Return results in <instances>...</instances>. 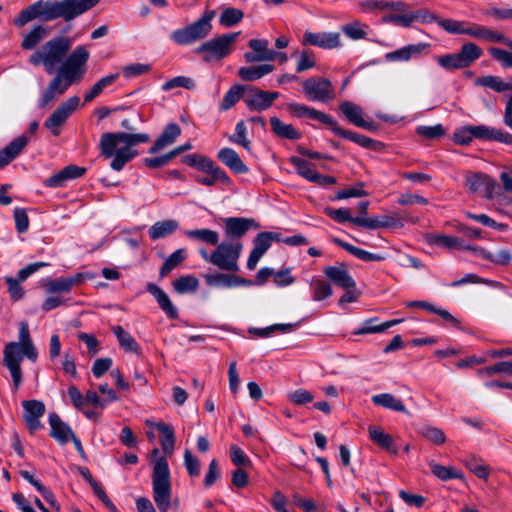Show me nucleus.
<instances>
[{
    "instance_id": "obj_1",
    "label": "nucleus",
    "mask_w": 512,
    "mask_h": 512,
    "mask_svg": "<svg viewBox=\"0 0 512 512\" xmlns=\"http://www.w3.org/2000/svg\"><path fill=\"white\" fill-rule=\"evenodd\" d=\"M100 0H38L20 11L13 23L17 27H23L32 20L53 21L62 18L66 21L73 20L84 12L90 10Z\"/></svg>"
},
{
    "instance_id": "obj_2",
    "label": "nucleus",
    "mask_w": 512,
    "mask_h": 512,
    "mask_svg": "<svg viewBox=\"0 0 512 512\" xmlns=\"http://www.w3.org/2000/svg\"><path fill=\"white\" fill-rule=\"evenodd\" d=\"M148 141L149 135L145 133L108 132L101 135L99 147L103 156L113 157L111 168L120 171L137 156L136 146Z\"/></svg>"
},
{
    "instance_id": "obj_3",
    "label": "nucleus",
    "mask_w": 512,
    "mask_h": 512,
    "mask_svg": "<svg viewBox=\"0 0 512 512\" xmlns=\"http://www.w3.org/2000/svg\"><path fill=\"white\" fill-rule=\"evenodd\" d=\"M3 364L9 370L13 386L15 390H18L22 383V370L20 364L24 357H27L31 361H36L38 352L33 345L29 327L26 322H21L19 328V341L9 342L4 349Z\"/></svg>"
},
{
    "instance_id": "obj_4",
    "label": "nucleus",
    "mask_w": 512,
    "mask_h": 512,
    "mask_svg": "<svg viewBox=\"0 0 512 512\" xmlns=\"http://www.w3.org/2000/svg\"><path fill=\"white\" fill-rule=\"evenodd\" d=\"M288 109L293 115L299 118H309L323 123L337 136L348 139L363 148L377 150L381 145L380 142L375 141L370 137L341 128L331 115L325 114L309 106L298 103H289Z\"/></svg>"
},
{
    "instance_id": "obj_5",
    "label": "nucleus",
    "mask_w": 512,
    "mask_h": 512,
    "mask_svg": "<svg viewBox=\"0 0 512 512\" xmlns=\"http://www.w3.org/2000/svg\"><path fill=\"white\" fill-rule=\"evenodd\" d=\"M72 43L73 41L69 37H54L30 55L29 63L33 66L41 65L48 74H52L68 55Z\"/></svg>"
},
{
    "instance_id": "obj_6",
    "label": "nucleus",
    "mask_w": 512,
    "mask_h": 512,
    "mask_svg": "<svg viewBox=\"0 0 512 512\" xmlns=\"http://www.w3.org/2000/svg\"><path fill=\"white\" fill-rule=\"evenodd\" d=\"M89 58L90 52L87 46H77L66 56L65 60L62 61L55 76L68 88L80 83L87 73Z\"/></svg>"
},
{
    "instance_id": "obj_7",
    "label": "nucleus",
    "mask_w": 512,
    "mask_h": 512,
    "mask_svg": "<svg viewBox=\"0 0 512 512\" xmlns=\"http://www.w3.org/2000/svg\"><path fill=\"white\" fill-rule=\"evenodd\" d=\"M214 10L206 11L198 20L183 28L175 30L171 34L174 42L180 45H189L207 37L212 31V20L215 17Z\"/></svg>"
},
{
    "instance_id": "obj_8",
    "label": "nucleus",
    "mask_w": 512,
    "mask_h": 512,
    "mask_svg": "<svg viewBox=\"0 0 512 512\" xmlns=\"http://www.w3.org/2000/svg\"><path fill=\"white\" fill-rule=\"evenodd\" d=\"M239 35L240 32L225 33L209 39L196 49V53L202 55L207 63L222 60L232 53Z\"/></svg>"
},
{
    "instance_id": "obj_9",
    "label": "nucleus",
    "mask_w": 512,
    "mask_h": 512,
    "mask_svg": "<svg viewBox=\"0 0 512 512\" xmlns=\"http://www.w3.org/2000/svg\"><path fill=\"white\" fill-rule=\"evenodd\" d=\"M482 55V49L473 42L465 43L457 53L437 56L436 62L445 70H455L469 67Z\"/></svg>"
},
{
    "instance_id": "obj_10",
    "label": "nucleus",
    "mask_w": 512,
    "mask_h": 512,
    "mask_svg": "<svg viewBox=\"0 0 512 512\" xmlns=\"http://www.w3.org/2000/svg\"><path fill=\"white\" fill-rule=\"evenodd\" d=\"M243 245L240 241H223L216 245L214 250V265L220 270L237 272L239 270L238 260Z\"/></svg>"
},
{
    "instance_id": "obj_11",
    "label": "nucleus",
    "mask_w": 512,
    "mask_h": 512,
    "mask_svg": "<svg viewBox=\"0 0 512 512\" xmlns=\"http://www.w3.org/2000/svg\"><path fill=\"white\" fill-rule=\"evenodd\" d=\"M80 98L72 96L62 102L53 113L45 120L44 126L49 129L54 136L60 134V128L67 119L79 108Z\"/></svg>"
},
{
    "instance_id": "obj_12",
    "label": "nucleus",
    "mask_w": 512,
    "mask_h": 512,
    "mask_svg": "<svg viewBox=\"0 0 512 512\" xmlns=\"http://www.w3.org/2000/svg\"><path fill=\"white\" fill-rule=\"evenodd\" d=\"M304 94L312 101L328 103L335 97L331 81L323 77H310L302 83Z\"/></svg>"
},
{
    "instance_id": "obj_13",
    "label": "nucleus",
    "mask_w": 512,
    "mask_h": 512,
    "mask_svg": "<svg viewBox=\"0 0 512 512\" xmlns=\"http://www.w3.org/2000/svg\"><path fill=\"white\" fill-rule=\"evenodd\" d=\"M227 241H239L249 230H257L260 224L252 218L228 217L223 219Z\"/></svg>"
},
{
    "instance_id": "obj_14",
    "label": "nucleus",
    "mask_w": 512,
    "mask_h": 512,
    "mask_svg": "<svg viewBox=\"0 0 512 512\" xmlns=\"http://www.w3.org/2000/svg\"><path fill=\"white\" fill-rule=\"evenodd\" d=\"M91 278L92 275L89 273H76L65 278H47L43 281L42 286L47 293H68L74 286L82 283L85 279Z\"/></svg>"
},
{
    "instance_id": "obj_15",
    "label": "nucleus",
    "mask_w": 512,
    "mask_h": 512,
    "mask_svg": "<svg viewBox=\"0 0 512 512\" xmlns=\"http://www.w3.org/2000/svg\"><path fill=\"white\" fill-rule=\"evenodd\" d=\"M278 97V92H268L250 87L248 93L244 96V102L251 111H263L270 108Z\"/></svg>"
},
{
    "instance_id": "obj_16",
    "label": "nucleus",
    "mask_w": 512,
    "mask_h": 512,
    "mask_svg": "<svg viewBox=\"0 0 512 512\" xmlns=\"http://www.w3.org/2000/svg\"><path fill=\"white\" fill-rule=\"evenodd\" d=\"M303 45H313L322 49H335L341 47V36L338 32H305Z\"/></svg>"
},
{
    "instance_id": "obj_17",
    "label": "nucleus",
    "mask_w": 512,
    "mask_h": 512,
    "mask_svg": "<svg viewBox=\"0 0 512 512\" xmlns=\"http://www.w3.org/2000/svg\"><path fill=\"white\" fill-rule=\"evenodd\" d=\"M248 46L252 49L251 52L244 54L248 63L274 61L277 58L276 52L269 49V42L266 39H251Z\"/></svg>"
},
{
    "instance_id": "obj_18",
    "label": "nucleus",
    "mask_w": 512,
    "mask_h": 512,
    "mask_svg": "<svg viewBox=\"0 0 512 512\" xmlns=\"http://www.w3.org/2000/svg\"><path fill=\"white\" fill-rule=\"evenodd\" d=\"M339 111L351 124L369 131L375 130L373 122L366 121L363 118L364 111L359 105L351 101H343L339 105Z\"/></svg>"
},
{
    "instance_id": "obj_19",
    "label": "nucleus",
    "mask_w": 512,
    "mask_h": 512,
    "mask_svg": "<svg viewBox=\"0 0 512 512\" xmlns=\"http://www.w3.org/2000/svg\"><path fill=\"white\" fill-rule=\"evenodd\" d=\"M474 139L484 141H496L507 145H512V134L503 129L490 127L487 125H473Z\"/></svg>"
},
{
    "instance_id": "obj_20",
    "label": "nucleus",
    "mask_w": 512,
    "mask_h": 512,
    "mask_svg": "<svg viewBox=\"0 0 512 512\" xmlns=\"http://www.w3.org/2000/svg\"><path fill=\"white\" fill-rule=\"evenodd\" d=\"M24 419L31 432L41 427L40 418L45 413V405L38 400H26L22 402Z\"/></svg>"
},
{
    "instance_id": "obj_21",
    "label": "nucleus",
    "mask_w": 512,
    "mask_h": 512,
    "mask_svg": "<svg viewBox=\"0 0 512 512\" xmlns=\"http://www.w3.org/2000/svg\"><path fill=\"white\" fill-rule=\"evenodd\" d=\"M325 276L335 285L343 289H355L356 283L343 263L327 266L323 270Z\"/></svg>"
},
{
    "instance_id": "obj_22",
    "label": "nucleus",
    "mask_w": 512,
    "mask_h": 512,
    "mask_svg": "<svg viewBox=\"0 0 512 512\" xmlns=\"http://www.w3.org/2000/svg\"><path fill=\"white\" fill-rule=\"evenodd\" d=\"M182 162L207 174H215L217 178H224L221 168L210 158L200 154H189L182 158Z\"/></svg>"
},
{
    "instance_id": "obj_23",
    "label": "nucleus",
    "mask_w": 512,
    "mask_h": 512,
    "mask_svg": "<svg viewBox=\"0 0 512 512\" xmlns=\"http://www.w3.org/2000/svg\"><path fill=\"white\" fill-rule=\"evenodd\" d=\"M29 143V137L25 134L15 138L0 150V169L9 165L16 159Z\"/></svg>"
},
{
    "instance_id": "obj_24",
    "label": "nucleus",
    "mask_w": 512,
    "mask_h": 512,
    "mask_svg": "<svg viewBox=\"0 0 512 512\" xmlns=\"http://www.w3.org/2000/svg\"><path fill=\"white\" fill-rule=\"evenodd\" d=\"M429 47L427 43L411 44L399 48L395 51L385 54V60L388 62H405L411 58L420 55L425 49Z\"/></svg>"
},
{
    "instance_id": "obj_25",
    "label": "nucleus",
    "mask_w": 512,
    "mask_h": 512,
    "mask_svg": "<svg viewBox=\"0 0 512 512\" xmlns=\"http://www.w3.org/2000/svg\"><path fill=\"white\" fill-rule=\"evenodd\" d=\"M86 173V168L77 165H68L60 170L57 174L46 180L49 187H62L68 180L82 177Z\"/></svg>"
},
{
    "instance_id": "obj_26",
    "label": "nucleus",
    "mask_w": 512,
    "mask_h": 512,
    "mask_svg": "<svg viewBox=\"0 0 512 512\" xmlns=\"http://www.w3.org/2000/svg\"><path fill=\"white\" fill-rule=\"evenodd\" d=\"M217 158L236 174H245L249 171L238 153L232 148H222L217 153Z\"/></svg>"
},
{
    "instance_id": "obj_27",
    "label": "nucleus",
    "mask_w": 512,
    "mask_h": 512,
    "mask_svg": "<svg viewBox=\"0 0 512 512\" xmlns=\"http://www.w3.org/2000/svg\"><path fill=\"white\" fill-rule=\"evenodd\" d=\"M68 89L69 88L59 78L54 76L48 83L46 89L42 92L38 106L40 108L49 106L54 100L63 95Z\"/></svg>"
},
{
    "instance_id": "obj_28",
    "label": "nucleus",
    "mask_w": 512,
    "mask_h": 512,
    "mask_svg": "<svg viewBox=\"0 0 512 512\" xmlns=\"http://www.w3.org/2000/svg\"><path fill=\"white\" fill-rule=\"evenodd\" d=\"M49 424L51 427L50 435L62 445L75 436L71 428L56 413H50Z\"/></svg>"
},
{
    "instance_id": "obj_29",
    "label": "nucleus",
    "mask_w": 512,
    "mask_h": 512,
    "mask_svg": "<svg viewBox=\"0 0 512 512\" xmlns=\"http://www.w3.org/2000/svg\"><path fill=\"white\" fill-rule=\"evenodd\" d=\"M465 34L476 39L485 40L488 42L498 43L504 40V34L498 31L488 29L476 23H468Z\"/></svg>"
},
{
    "instance_id": "obj_30",
    "label": "nucleus",
    "mask_w": 512,
    "mask_h": 512,
    "mask_svg": "<svg viewBox=\"0 0 512 512\" xmlns=\"http://www.w3.org/2000/svg\"><path fill=\"white\" fill-rule=\"evenodd\" d=\"M428 242L431 245L443 247L449 250H459L462 251L463 249L470 248V245L466 244L463 239L451 236V235H445V234H434L431 235L428 239Z\"/></svg>"
},
{
    "instance_id": "obj_31",
    "label": "nucleus",
    "mask_w": 512,
    "mask_h": 512,
    "mask_svg": "<svg viewBox=\"0 0 512 512\" xmlns=\"http://www.w3.org/2000/svg\"><path fill=\"white\" fill-rule=\"evenodd\" d=\"M178 508V499L171 501V484L168 463L162 459V512Z\"/></svg>"
},
{
    "instance_id": "obj_32",
    "label": "nucleus",
    "mask_w": 512,
    "mask_h": 512,
    "mask_svg": "<svg viewBox=\"0 0 512 512\" xmlns=\"http://www.w3.org/2000/svg\"><path fill=\"white\" fill-rule=\"evenodd\" d=\"M369 437L370 439L379 447L383 448L387 452L391 454H397L398 448L396 444L393 441V438L385 433L383 429L376 427V426H370L368 428Z\"/></svg>"
},
{
    "instance_id": "obj_33",
    "label": "nucleus",
    "mask_w": 512,
    "mask_h": 512,
    "mask_svg": "<svg viewBox=\"0 0 512 512\" xmlns=\"http://www.w3.org/2000/svg\"><path fill=\"white\" fill-rule=\"evenodd\" d=\"M49 34L50 29L48 27L42 24L35 25L30 32L24 35L21 48L24 50H33Z\"/></svg>"
},
{
    "instance_id": "obj_34",
    "label": "nucleus",
    "mask_w": 512,
    "mask_h": 512,
    "mask_svg": "<svg viewBox=\"0 0 512 512\" xmlns=\"http://www.w3.org/2000/svg\"><path fill=\"white\" fill-rule=\"evenodd\" d=\"M371 401L376 406H381L396 412L408 413L402 400L396 398L394 395L390 393H381L374 395L372 396Z\"/></svg>"
},
{
    "instance_id": "obj_35",
    "label": "nucleus",
    "mask_w": 512,
    "mask_h": 512,
    "mask_svg": "<svg viewBox=\"0 0 512 512\" xmlns=\"http://www.w3.org/2000/svg\"><path fill=\"white\" fill-rule=\"evenodd\" d=\"M270 124L273 133L278 137L289 140L301 138V133L292 124L284 123L277 117H271Z\"/></svg>"
},
{
    "instance_id": "obj_36",
    "label": "nucleus",
    "mask_w": 512,
    "mask_h": 512,
    "mask_svg": "<svg viewBox=\"0 0 512 512\" xmlns=\"http://www.w3.org/2000/svg\"><path fill=\"white\" fill-rule=\"evenodd\" d=\"M185 235L192 241L211 246H216L219 243V233L207 228L186 230Z\"/></svg>"
},
{
    "instance_id": "obj_37",
    "label": "nucleus",
    "mask_w": 512,
    "mask_h": 512,
    "mask_svg": "<svg viewBox=\"0 0 512 512\" xmlns=\"http://www.w3.org/2000/svg\"><path fill=\"white\" fill-rule=\"evenodd\" d=\"M119 78V73H113L100 78L89 91L84 94L85 103L92 102L98 97L107 87L113 85Z\"/></svg>"
},
{
    "instance_id": "obj_38",
    "label": "nucleus",
    "mask_w": 512,
    "mask_h": 512,
    "mask_svg": "<svg viewBox=\"0 0 512 512\" xmlns=\"http://www.w3.org/2000/svg\"><path fill=\"white\" fill-rule=\"evenodd\" d=\"M274 70L272 64H262L258 66L241 67L238 71L239 77L244 81H255Z\"/></svg>"
},
{
    "instance_id": "obj_39",
    "label": "nucleus",
    "mask_w": 512,
    "mask_h": 512,
    "mask_svg": "<svg viewBox=\"0 0 512 512\" xmlns=\"http://www.w3.org/2000/svg\"><path fill=\"white\" fill-rule=\"evenodd\" d=\"M334 243H336L338 246H340L343 249H345L347 252H349L350 254L355 256L356 258H358L360 260H363V261H367V262H369V261H382V260L385 259L384 256H382V255L368 252V251H366L364 249H361V248L353 246V245H351L349 243H346V242L342 241L339 238H335L334 239Z\"/></svg>"
},
{
    "instance_id": "obj_40",
    "label": "nucleus",
    "mask_w": 512,
    "mask_h": 512,
    "mask_svg": "<svg viewBox=\"0 0 512 512\" xmlns=\"http://www.w3.org/2000/svg\"><path fill=\"white\" fill-rule=\"evenodd\" d=\"M289 161L300 176L310 182L313 180L317 173L313 163L297 156L290 157Z\"/></svg>"
},
{
    "instance_id": "obj_41",
    "label": "nucleus",
    "mask_w": 512,
    "mask_h": 512,
    "mask_svg": "<svg viewBox=\"0 0 512 512\" xmlns=\"http://www.w3.org/2000/svg\"><path fill=\"white\" fill-rule=\"evenodd\" d=\"M475 84L477 86L490 88L499 93L511 90V86H508V82H505L500 77L493 75L479 77L475 80Z\"/></svg>"
},
{
    "instance_id": "obj_42",
    "label": "nucleus",
    "mask_w": 512,
    "mask_h": 512,
    "mask_svg": "<svg viewBox=\"0 0 512 512\" xmlns=\"http://www.w3.org/2000/svg\"><path fill=\"white\" fill-rule=\"evenodd\" d=\"M375 321H377L376 318L367 320L363 324V326L356 331L355 334L362 335V334H372V333L384 332L388 328L403 322V319H394V320L386 321L380 325H374L373 323Z\"/></svg>"
},
{
    "instance_id": "obj_43",
    "label": "nucleus",
    "mask_w": 512,
    "mask_h": 512,
    "mask_svg": "<svg viewBox=\"0 0 512 512\" xmlns=\"http://www.w3.org/2000/svg\"><path fill=\"white\" fill-rule=\"evenodd\" d=\"M244 18V13L241 9L234 7L224 8L219 17L220 25L224 27H233L240 23Z\"/></svg>"
},
{
    "instance_id": "obj_44",
    "label": "nucleus",
    "mask_w": 512,
    "mask_h": 512,
    "mask_svg": "<svg viewBox=\"0 0 512 512\" xmlns=\"http://www.w3.org/2000/svg\"><path fill=\"white\" fill-rule=\"evenodd\" d=\"M245 88L242 85H234L232 86L224 95L222 102L220 104L221 110H228L232 108L237 101L241 98L244 99L245 96Z\"/></svg>"
},
{
    "instance_id": "obj_45",
    "label": "nucleus",
    "mask_w": 512,
    "mask_h": 512,
    "mask_svg": "<svg viewBox=\"0 0 512 512\" xmlns=\"http://www.w3.org/2000/svg\"><path fill=\"white\" fill-rule=\"evenodd\" d=\"M173 286L180 294L195 292L199 287L198 279L193 275L182 276L174 280Z\"/></svg>"
},
{
    "instance_id": "obj_46",
    "label": "nucleus",
    "mask_w": 512,
    "mask_h": 512,
    "mask_svg": "<svg viewBox=\"0 0 512 512\" xmlns=\"http://www.w3.org/2000/svg\"><path fill=\"white\" fill-rule=\"evenodd\" d=\"M310 287L312 289V299L314 301H322L327 299L333 293L332 286L328 282L321 279L312 280L310 282Z\"/></svg>"
},
{
    "instance_id": "obj_47",
    "label": "nucleus",
    "mask_w": 512,
    "mask_h": 512,
    "mask_svg": "<svg viewBox=\"0 0 512 512\" xmlns=\"http://www.w3.org/2000/svg\"><path fill=\"white\" fill-rule=\"evenodd\" d=\"M112 331L117 337L120 346L128 352H137L138 345L134 338L126 332L121 326L116 325L112 327Z\"/></svg>"
},
{
    "instance_id": "obj_48",
    "label": "nucleus",
    "mask_w": 512,
    "mask_h": 512,
    "mask_svg": "<svg viewBox=\"0 0 512 512\" xmlns=\"http://www.w3.org/2000/svg\"><path fill=\"white\" fill-rule=\"evenodd\" d=\"M158 448L152 450L153 464V496L157 507L160 508V458L157 457Z\"/></svg>"
},
{
    "instance_id": "obj_49",
    "label": "nucleus",
    "mask_w": 512,
    "mask_h": 512,
    "mask_svg": "<svg viewBox=\"0 0 512 512\" xmlns=\"http://www.w3.org/2000/svg\"><path fill=\"white\" fill-rule=\"evenodd\" d=\"M175 432L171 425L162 423V453L172 455L175 447Z\"/></svg>"
},
{
    "instance_id": "obj_50",
    "label": "nucleus",
    "mask_w": 512,
    "mask_h": 512,
    "mask_svg": "<svg viewBox=\"0 0 512 512\" xmlns=\"http://www.w3.org/2000/svg\"><path fill=\"white\" fill-rule=\"evenodd\" d=\"M368 26L360 21H354L342 27L343 33L352 40L364 39L367 36Z\"/></svg>"
},
{
    "instance_id": "obj_51",
    "label": "nucleus",
    "mask_w": 512,
    "mask_h": 512,
    "mask_svg": "<svg viewBox=\"0 0 512 512\" xmlns=\"http://www.w3.org/2000/svg\"><path fill=\"white\" fill-rule=\"evenodd\" d=\"M430 468L432 473L441 480L458 479L462 477V473L452 467L442 466L440 464L431 462Z\"/></svg>"
},
{
    "instance_id": "obj_52",
    "label": "nucleus",
    "mask_w": 512,
    "mask_h": 512,
    "mask_svg": "<svg viewBox=\"0 0 512 512\" xmlns=\"http://www.w3.org/2000/svg\"><path fill=\"white\" fill-rule=\"evenodd\" d=\"M195 81L187 76H176L162 85V90L170 91L175 88H185L187 90L195 89Z\"/></svg>"
},
{
    "instance_id": "obj_53",
    "label": "nucleus",
    "mask_w": 512,
    "mask_h": 512,
    "mask_svg": "<svg viewBox=\"0 0 512 512\" xmlns=\"http://www.w3.org/2000/svg\"><path fill=\"white\" fill-rule=\"evenodd\" d=\"M187 257V251L184 248H179L174 251L162 264V275L171 272Z\"/></svg>"
},
{
    "instance_id": "obj_54",
    "label": "nucleus",
    "mask_w": 512,
    "mask_h": 512,
    "mask_svg": "<svg viewBox=\"0 0 512 512\" xmlns=\"http://www.w3.org/2000/svg\"><path fill=\"white\" fill-rule=\"evenodd\" d=\"M420 434L435 445H442L446 441L445 433L438 427L425 425L420 429Z\"/></svg>"
},
{
    "instance_id": "obj_55",
    "label": "nucleus",
    "mask_w": 512,
    "mask_h": 512,
    "mask_svg": "<svg viewBox=\"0 0 512 512\" xmlns=\"http://www.w3.org/2000/svg\"><path fill=\"white\" fill-rule=\"evenodd\" d=\"M205 282L208 286L218 288H231V275L224 273H213L204 275Z\"/></svg>"
},
{
    "instance_id": "obj_56",
    "label": "nucleus",
    "mask_w": 512,
    "mask_h": 512,
    "mask_svg": "<svg viewBox=\"0 0 512 512\" xmlns=\"http://www.w3.org/2000/svg\"><path fill=\"white\" fill-rule=\"evenodd\" d=\"M182 130L176 123H168L162 131V148L172 145L181 135Z\"/></svg>"
},
{
    "instance_id": "obj_57",
    "label": "nucleus",
    "mask_w": 512,
    "mask_h": 512,
    "mask_svg": "<svg viewBox=\"0 0 512 512\" xmlns=\"http://www.w3.org/2000/svg\"><path fill=\"white\" fill-rule=\"evenodd\" d=\"M416 133L426 139L433 140L445 135V130L441 124L433 126L421 125L416 129Z\"/></svg>"
},
{
    "instance_id": "obj_58",
    "label": "nucleus",
    "mask_w": 512,
    "mask_h": 512,
    "mask_svg": "<svg viewBox=\"0 0 512 512\" xmlns=\"http://www.w3.org/2000/svg\"><path fill=\"white\" fill-rule=\"evenodd\" d=\"M474 140L473 125H467L456 129L453 141L459 145H469Z\"/></svg>"
},
{
    "instance_id": "obj_59",
    "label": "nucleus",
    "mask_w": 512,
    "mask_h": 512,
    "mask_svg": "<svg viewBox=\"0 0 512 512\" xmlns=\"http://www.w3.org/2000/svg\"><path fill=\"white\" fill-rule=\"evenodd\" d=\"M438 25L450 34H465L468 23L454 19H440Z\"/></svg>"
},
{
    "instance_id": "obj_60",
    "label": "nucleus",
    "mask_w": 512,
    "mask_h": 512,
    "mask_svg": "<svg viewBox=\"0 0 512 512\" xmlns=\"http://www.w3.org/2000/svg\"><path fill=\"white\" fill-rule=\"evenodd\" d=\"M325 213L338 223L350 222L355 225V219H360V217H352L346 208H326Z\"/></svg>"
},
{
    "instance_id": "obj_61",
    "label": "nucleus",
    "mask_w": 512,
    "mask_h": 512,
    "mask_svg": "<svg viewBox=\"0 0 512 512\" xmlns=\"http://www.w3.org/2000/svg\"><path fill=\"white\" fill-rule=\"evenodd\" d=\"M466 466L471 472H473L479 478L486 480L489 476V467L483 464L481 460H478L474 456L466 460Z\"/></svg>"
},
{
    "instance_id": "obj_62",
    "label": "nucleus",
    "mask_w": 512,
    "mask_h": 512,
    "mask_svg": "<svg viewBox=\"0 0 512 512\" xmlns=\"http://www.w3.org/2000/svg\"><path fill=\"white\" fill-rule=\"evenodd\" d=\"M247 128L243 121H239L235 127V135L231 136L229 139L231 142L239 144L243 146L245 149L250 148L251 142L246 137Z\"/></svg>"
},
{
    "instance_id": "obj_63",
    "label": "nucleus",
    "mask_w": 512,
    "mask_h": 512,
    "mask_svg": "<svg viewBox=\"0 0 512 512\" xmlns=\"http://www.w3.org/2000/svg\"><path fill=\"white\" fill-rule=\"evenodd\" d=\"M316 64L314 53L310 50H303L300 53L299 60L296 65L297 72H303L313 68Z\"/></svg>"
},
{
    "instance_id": "obj_64",
    "label": "nucleus",
    "mask_w": 512,
    "mask_h": 512,
    "mask_svg": "<svg viewBox=\"0 0 512 512\" xmlns=\"http://www.w3.org/2000/svg\"><path fill=\"white\" fill-rule=\"evenodd\" d=\"M489 53L495 60L499 61L504 68H512V52L491 47Z\"/></svg>"
}]
</instances>
